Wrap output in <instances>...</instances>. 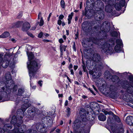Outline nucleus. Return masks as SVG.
I'll list each match as a JSON object with an SVG mask.
<instances>
[{
    "mask_svg": "<svg viewBox=\"0 0 133 133\" xmlns=\"http://www.w3.org/2000/svg\"><path fill=\"white\" fill-rule=\"evenodd\" d=\"M17 118L15 116H13L11 123L14 124V128L13 131H10L12 126L9 124H6L4 125L3 129L0 128V133H24L26 130L25 125H22L20 128V124L17 123Z\"/></svg>",
    "mask_w": 133,
    "mask_h": 133,
    "instance_id": "nucleus-1",
    "label": "nucleus"
},
{
    "mask_svg": "<svg viewBox=\"0 0 133 133\" xmlns=\"http://www.w3.org/2000/svg\"><path fill=\"white\" fill-rule=\"evenodd\" d=\"M104 6V4L101 0H97L94 4L93 8L96 11L97 13L96 17L98 19L95 21V23H97V22L98 23H100V20H101L104 18V12L103 10Z\"/></svg>",
    "mask_w": 133,
    "mask_h": 133,
    "instance_id": "nucleus-2",
    "label": "nucleus"
},
{
    "mask_svg": "<svg viewBox=\"0 0 133 133\" xmlns=\"http://www.w3.org/2000/svg\"><path fill=\"white\" fill-rule=\"evenodd\" d=\"M40 61L38 59H36L31 62L27 63L28 68L29 70V73L30 79L33 77L38 69V65Z\"/></svg>",
    "mask_w": 133,
    "mask_h": 133,
    "instance_id": "nucleus-3",
    "label": "nucleus"
},
{
    "mask_svg": "<svg viewBox=\"0 0 133 133\" xmlns=\"http://www.w3.org/2000/svg\"><path fill=\"white\" fill-rule=\"evenodd\" d=\"M5 78L7 80L6 83V87H5L7 89L6 91H8V92L13 87V90L14 91H16L17 87V85H14V81L11 80V77L10 72H8L6 74Z\"/></svg>",
    "mask_w": 133,
    "mask_h": 133,
    "instance_id": "nucleus-4",
    "label": "nucleus"
},
{
    "mask_svg": "<svg viewBox=\"0 0 133 133\" xmlns=\"http://www.w3.org/2000/svg\"><path fill=\"white\" fill-rule=\"evenodd\" d=\"M3 55L0 54V66H2L4 68H6L10 63L11 57L7 54H6L4 56L3 60Z\"/></svg>",
    "mask_w": 133,
    "mask_h": 133,
    "instance_id": "nucleus-5",
    "label": "nucleus"
},
{
    "mask_svg": "<svg viewBox=\"0 0 133 133\" xmlns=\"http://www.w3.org/2000/svg\"><path fill=\"white\" fill-rule=\"evenodd\" d=\"M94 11V10L92 9H88V10H87L85 8L84 13L83 10L82 11V15L85 16L88 19L90 18L94 14V12H93Z\"/></svg>",
    "mask_w": 133,
    "mask_h": 133,
    "instance_id": "nucleus-6",
    "label": "nucleus"
},
{
    "mask_svg": "<svg viewBox=\"0 0 133 133\" xmlns=\"http://www.w3.org/2000/svg\"><path fill=\"white\" fill-rule=\"evenodd\" d=\"M125 3V0H121L119 2H117L115 4L114 7L116 10L120 11L121 10L122 7L124 6Z\"/></svg>",
    "mask_w": 133,
    "mask_h": 133,
    "instance_id": "nucleus-7",
    "label": "nucleus"
},
{
    "mask_svg": "<svg viewBox=\"0 0 133 133\" xmlns=\"http://www.w3.org/2000/svg\"><path fill=\"white\" fill-rule=\"evenodd\" d=\"M102 48L103 51L104 52H107L108 53L110 52L111 49H112L110 46V45L107 43H105L104 45H103Z\"/></svg>",
    "mask_w": 133,
    "mask_h": 133,
    "instance_id": "nucleus-8",
    "label": "nucleus"
},
{
    "mask_svg": "<svg viewBox=\"0 0 133 133\" xmlns=\"http://www.w3.org/2000/svg\"><path fill=\"white\" fill-rule=\"evenodd\" d=\"M92 59L94 61L98 62L101 60V58L99 55L96 54L94 55Z\"/></svg>",
    "mask_w": 133,
    "mask_h": 133,
    "instance_id": "nucleus-9",
    "label": "nucleus"
},
{
    "mask_svg": "<svg viewBox=\"0 0 133 133\" xmlns=\"http://www.w3.org/2000/svg\"><path fill=\"white\" fill-rule=\"evenodd\" d=\"M14 25H30V24L29 23L27 22L24 23V22L23 21H18L17 22L15 23Z\"/></svg>",
    "mask_w": 133,
    "mask_h": 133,
    "instance_id": "nucleus-10",
    "label": "nucleus"
},
{
    "mask_svg": "<svg viewBox=\"0 0 133 133\" xmlns=\"http://www.w3.org/2000/svg\"><path fill=\"white\" fill-rule=\"evenodd\" d=\"M38 19L40 20V24L39 25H43L44 22L43 20V18L42 16V13L41 12H39L38 15Z\"/></svg>",
    "mask_w": 133,
    "mask_h": 133,
    "instance_id": "nucleus-11",
    "label": "nucleus"
},
{
    "mask_svg": "<svg viewBox=\"0 0 133 133\" xmlns=\"http://www.w3.org/2000/svg\"><path fill=\"white\" fill-rule=\"evenodd\" d=\"M5 89V88L3 87L2 88L3 91H0V100H1L4 95L7 93L8 91H7L6 92L4 90Z\"/></svg>",
    "mask_w": 133,
    "mask_h": 133,
    "instance_id": "nucleus-12",
    "label": "nucleus"
},
{
    "mask_svg": "<svg viewBox=\"0 0 133 133\" xmlns=\"http://www.w3.org/2000/svg\"><path fill=\"white\" fill-rule=\"evenodd\" d=\"M105 10L107 12H111L112 11L111 6L109 5H107L105 6Z\"/></svg>",
    "mask_w": 133,
    "mask_h": 133,
    "instance_id": "nucleus-13",
    "label": "nucleus"
},
{
    "mask_svg": "<svg viewBox=\"0 0 133 133\" xmlns=\"http://www.w3.org/2000/svg\"><path fill=\"white\" fill-rule=\"evenodd\" d=\"M99 119L102 121H104L106 119V117L102 114H101L98 116Z\"/></svg>",
    "mask_w": 133,
    "mask_h": 133,
    "instance_id": "nucleus-14",
    "label": "nucleus"
},
{
    "mask_svg": "<svg viewBox=\"0 0 133 133\" xmlns=\"http://www.w3.org/2000/svg\"><path fill=\"white\" fill-rule=\"evenodd\" d=\"M9 33L8 32H5L0 36V38H5L9 36Z\"/></svg>",
    "mask_w": 133,
    "mask_h": 133,
    "instance_id": "nucleus-15",
    "label": "nucleus"
},
{
    "mask_svg": "<svg viewBox=\"0 0 133 133\" xmlns=\"http://www.w3.org/2000/svg\"><path fill=\"white\" fill-rule=\"evenodd\" d=\"M74 13L72 12L68 16V24H69L71 22V20L72 18V16L74 15Z\"/></svg>",
    "mask_w": 133,
    "mask_h": 133,
    "instance_id": "nucleus-16",
    "label": "nucleus"
},
{
    "mask_svg": "<svg viewBox=\"0 0 133 133\" xmlns=\"http://www.w3.org/2000/svg\"><path fill=\"white\" fill-rule=\"evenodd\" d=\"M30 27L29 25H22V30L23 31H26L30 28Z\"/></svg>",
    "mask_w": 133,
    "mask_h": 133,
    "instance_id": "nucleus-17",
    "label": "nucleus"
},
{
    "mask_svg": "<svg viewBox=\"0 0 133 133\" xmlns=\"http://www.w3.org/2000/svg\"><path fill=\"white\" fill-rule=\"evenodd\" d=\"M132 117H127L126 119V123L130 125H131V121L132 120L131 118H132Z\"/></svg>",
    "mask_w": 133,
    "mask_h": 133,
    "instance_id": "nucleus-18",
    "label": "nucleus"
},
{
    "mask_svg": "<svg viewBox=\"0 0 133 133\" xmlns=\"http://www.w3.org/2000/svg\"><path fill=\"white\" fill-rule=\"evenodd\" d=\"M115 50L117 52H119L121 50L120 46L118 45H116L115 48Z\"/></svg>",
    "mask_w": 133,
    "mask_h": 133,
    "instance_id": "nucleus-19",
    "label": "nucleus"
},
{
    "mask_svg": "<svg viewBox=\"0 0 133 133\" xmlns=\"http://www.w3.org/2000/svg\"><path fill=\"white\" fill-rule=\"evenodd\" d=\"M23 15V11H20L18 14L16 18L18 19H20Z\"/></svg>",
    "mask_w": 133,
    "mask_h": 133,
    "instance_id": "nucleus-20",
    "label": "nucleus"
},
{
    "mask_svg": "<svg viewBox=\"0 0 133 133\" xmlns=\"http://www.w3.org/2000/svg\"><path fill=\"white\" fill-rule=\"evenodd\" d=\"M65 3L64 0H61L60 1V5L61 7L63 8H65Z\"/></svg>",
    "mask_w": 133,
    "mask_h": 133,
    "instance_id": "nucleus-21",
    "label": "nucleus"
},
{
    "mask_svg": "<svg viewBox=\"0 0 133 133\" xmlns=\"http://www.w3.org/2000/svg\"><path fill=\"white\" fill-rule=\"evenodd\" d=\"M116 45L121 46L122 44V41L120 39H117L116 41Z\"/></svg>",
    "mask_w": 133,
    "mask_h": 133,
    "instance_id": "nucleus-22",
    "label": "nucleus"
},
{
    "mask_svg": "<svg viewBox=\"0 0 133 133\" xmlns=\"http://www.w3.org/2000/svg\"><path fill=\"white\" fill-rule=\"evenodd\" d=\"M66 47L67 46H65L64 45H63L62 44H61L60 46V50H61V48L63 51V50L64 51H65L66 50Z\"/></svg>",
    "mask_w": 133,
    "mask_h": 133,
    "instance_id": "nucleus-23",
    "label": "nucleus"
},
{
    "mask_svg": "<svg viewBox=\"0 0 133 133\" xmlns=\"http://www.w3.org/2000/svg\"><path fill=\"white\" fill-rule=\"evenodd\" d=\"M24 91V89H19L18 90V94L19 95H21L23 94Z\"/></svg>",
    "mask_w": 133,
    "mask_h": 133,
    "instance_id": "nucleus-24",
    "label": "nucleus"
},
{
    "mask_svg": "<svg viewBox=\"0 0 133 133\" xmlns=\"http://www.w3.org/2000/svg\"><path fill=\"white\" fill-rule=\"evenodd\" d=\"M28 59L29 61L31 60L33 58L34 56L32 53H30L27 54Z\"/></svg>",
    "mask_w": 133,
    "mask_h": 133,
    "instance_id": "nucleus-25",
    "label": "nucleus"
},
{
    "mask_svg": "<svg viewBox=\"0 0 133 133\" xmlns=\"http://www.w3.org/2000/svg\"><path fill=\"white\" fill-rule=\"evenodd\" d=\"M70 109L69 108H67L66 110V112L67 113V115L68 116H69L70 114Z\"/></svg>",
    "mask_w": 133,
    "mask_h": 133,
    "instance_id": "nucleus-26",
    "label": "nucleus"
},
{
    "mask_svg": "<svg viewBox=\"0 0 133 133\" xmlns=\"http://www.w3.org/2000/svg\"><path fill=\"white\" fill-rule=\"evenodd\" d=\"M92 42L96 44H97V42L98 41V40L95 38H92Z\"/></svg>",
    "mask_w": 133,
    "mask_h": 133,
    "instance_id": "nucleus-27",
    "label": "nucleus"
},
{
    "mask_svg": "<svg viewBox=\"0 0 133 133\" xmlns=\"http://www.w3.org/2000/svg\"><path fill=\"white\" fill-rule=\"evenodd\" d=\"M111 35L113 36L116 37L118 35V33L114 31L111 33Z\"/></svg>",
    "mask_w": 133,
    "mask_h": 133,
    "instance_id": "nucleus-28",
    "label": "nucleus"
},
{
    "mask_svg": "<svg viewBox=\"0 0 133 133\" xmlns=\"http://www.w3.org/2000/svg\"><path fill=\"white\" fill-rule=\"evenodd\" d=\"M131 100V102H129L128 103L129 105L133 108V98Z\"/></svg>",
    "mask_w": 133,
    "mask_h": 133,
    "instance_id": "nucleus-29",
    "label": "nucleus"
},
{
    "mask_svg": "<svg viewBox=\"0 0 133 133\" xmlns=\"http://www.w3.org/2000/svg\"><path fill=\"white\" fill-rule=\"evenodd\" d=\"M104 112L105 115H106L107 114L111 115H112L113 113L111 112H108L106 111H105L104 110V111H103Z\"/></svg>",
    "mask_w": 133,
    "mask_h": 133,
    "instance_id": "nucleus-30",
    "label": "nucleus"
},
{
    "mask_svg": "<svg viewBox=\"0 0 133 133\" xmlns=\"http://www.w3.org/2000/svg\"><path fill=\"white\" fill-rule=\"evenodd\" d=\"M115 120L117 122H119L120 121V120L119 118L117 116H116L115 117Z\"/></svg>",
    "mask_w": 133,
    "mask_h": 133,
    "instance_id": "nucleus-31",
    "label": "nucleus"
},
{
    "mask_svg": "<svg viewBox=\"0 0 133 133\" xmlns=\"http://www.w3.org/2000/svg\"><path fill=\"white\" fill-rule=\"evenodd\" d=\"M104 23H105V25H110V23L107 21H105L103 23V24H100V25H104Z\"/></svg>",
    "mask_w": 133,
    "mask_h": 133,
    "instance_id": "nucleus-32",
    "label": "nucleus"
},
{
    "mask_svg": "<svg viewBox=\"0 0 133 133\" xmlns=\"http://www.w3.org/2000/svg\"><path fill=\"white\" fill-rule=\"evenodd\" d=\"M43 35V33L42 32H41L38 34V38H41L42 36Z\"/></svg>",
    "mask_w": 133,
    "mask_h": 133,
    "instance_id": "nucleus-33",
    "label": "nucleus"
},
{
    "mask_svg": "<svg viewBox=\"0 0 133 133\" xmlns=\"http://www.w3.org/2000/svg\"><path fill=\"white\" fill-rule=\"evenodd\" d=\"M64 16L62 14L60 15L59 17V19L60 20H62L63 19V18H64Z\"/></svg>",
    "mask_w": 133,
    "mask_h": 133,
    "instance_id": "nucleus-34",
    "label": "nucleus"
},
{
    "mask_svg": "<svg viewBox=\"0 0 133 133\" xmlns=\"http://www.w3.org/2000/svg\"><path fill=\"white\" fill-rule=\"evenodd\" d=\"M28 35L29 36H30L31 37L33 38L34 37V36L30 32H28L27 33Z\"/></svg>",
    "mask_w": 133,
    "mask_h": 133,
    "instance_id": "nucleus-35",
    "label": "nucleus"
},
{
    "mask_svg": "<svg viewBox=\"0 0 133 133\" xmlns=\"http://www.w3.org/2000/svg\"><path fill=\"white\" fill-rule=\"evenodd\" d=\"M83 69L84 72H85L87 71L86 68L84 64L82 65Z\"/></svg>",
    "mask_w": 133,
    "mask_h": 133,
    "instance_id": "nucleus-36",
    "label": "nucleus"
},
{
    "mask_svg": "<svg viewBox=\"0 0 133 133\" xmlns=\"http://www.w3.org/2000/svg\"><path fill=\"white\" fill-rule=\"evenodd\" d=\"M92 0H87V4L89 5V4H91V2H92Z\"/></svg>",
    "mask_w": 133,
    "mask_h": 133,
    "instance_id": "nucleus-37",
    "label": "nucleus"
},
{
    "mask_svg": "<svg viewBox=\"0 0 133 133\" xmlns=\"http://www.w3.org/2000/svg\"><path fill=\"white\" fill-rule=\"evenodd\" d=\"M36 28V25H32L30 29L31 30H34Z\"/></svg>",
    "mask_w": 133,
    "mask_h": 133,
    "instance_id": "nucleus-38",
    "label": "nucleus"
},
{
    "mask_svg": "<svg viewBox=\"0 0 133 133\" xmlns=\"http://www.w3.org/2000/svg\"><path fill=\"white\" fill-rule=\"evenodd\" d=\"M62 23V21L61 20H58L57 22V24L58 25H61Z\"/></svg>",
    "mask_w": 133,
    "mask_h": 133,
    "instance_id": "nucleus-39",
    "label": "nucleus"
},
{
    "mask_svg": "<svg viewBox=\"0 0 133 133\" xmlns=\"http://www.w3.org/2000/svg\"><path fill=\"white\" fill-rule=\"evenodd\" d=\"M59 42L60 43H63L64 41L62 39H60L59 40Z\"/></svg>",
    "mask_w": 133,
    "mask_h": 133,
    "instance_id": "nucleus-40",
    "label": "nucleus"
},
{
    "mask_svg": "<svg viewBox=\"0 0 133 133\" xmlns=\"http://www.w3.org/2000/svg\"><path fill=\"white\" fill-rule=\"evenodd\" d=\"M72 67V65L71 64L70 65H69L68 68L70 70L71 69Z\"/></svg>",
    "mask_w": 133,
    "mask_h": 133,
    "instance_id": "nucleus-41",
    "label": "nucleus"
},
{
    "mask_svg": "<svg viewBox=\"0 0 133 133\" xmlns=\"http://www.w3.org/2000/svg\"><path fill=\"white\" fill-rule=\"evenodd\" d=\"M82 2H80V5H79V8L80 9H81L82 8Z\"/></svg>",
    "mask_w": 133,
    "mask_h": 133,
    "instance_id": "nucleus-42",
    "label": "nucleus"
},
{
    "mask_svg": "<svg viewBox=\"0 0 133 133\" xmlns=\"http://www.w3.org/2000/svg\"><path fill=\"white\" fill-rule=\"evenodd\" d=\"M42 82V81H39L38 82V84L41 87L42 85V83H41Z\"/></svg>",
    "mask_w": 133,
    "mask_h": 133,
    "instance_id": "nucleus-43",
    "label": "nucleus"
},
{
    "mask_svg": "<svg viewBox=\"0 0 133 133\" xmlns=\"http://www.w3.org/2000/svg\"><path fill=\"white\" fill-rule=\"evenodd\" d=\"M89 90L92 93V94H93L94 95H95V94L93 92V91L90 88L89 89Z\"/></svg>",
    "mask_w": 133,
    "mask_h": 133,
    "instance_id": "nucleus-44",
    "label": "nucleus"
},
{
    "mask_svg": "<svg viewBox=\"0 0 133 133\" xmlns=\"http://www.w3.org/2000/svg\"><path fill=\"white\" fill-rule=\"evenodd\" d=\"M131 125H133V117H132V118H131Z\"/></svg>",
    "mask_w": 133,
    "mask_h": 133,
    "instance_id": "nucleus-45",
    "label": "nucleus"
},
{
    "mask_svg": "<svg viewBox=\"0 0 133 133\" xmlns=\"http://www.w3.org/2000/svg\"><path fill=\"white\" fill-rule=\"evenodd\" d=\"M44 35L45 37H48L49 36V34L47 33H45L44 34Z\"/></svg>",
    "mask_w": 133,
    "mask_h": 133,
    "instance_id": "nucleus-46",
    "label": "nucleus"
},
{
    "mask_svg": "<svg viewBox=\"0 0 133 133\" xmlns=\"http://www.w3.org/2000/svg\"><path fill=\"white\" fill-rule=\"evenodd\" d=\"M126 6H125L124 7V9L123 11L122 10H121V11H122L121 13H123L124 12V11L125 10V8H126Z\"/></svg>",
    "mask_w": 133,
    "mask_h": 133,
    "instance_id": "nucleus-47",
    "label": "nucleus"
},
{
    "mask_svg": "<svg viewBox=\"0 0 133 133\" xmlns=\"http://www.w3.org/2000/svg\"><path fill=\"white\" fill-rule=\"evenodd\" d=\"M70 72L71 73V74L72 75H74V72L73 71V70L72 69H70Z\"/></svg>",
    "mask_w": 133,
    "mask_h": 133,
    "instance_id": "nucleus-48",
    "label": "nucleus"
},
{
    "mask_svg": "<svg viewBox=\"0 0 133 133\" xmlns=\"http://www.w3.org/2000/svg\"><path fill=\"white\" fill-rule=\"evenodd\" d=\"M68 104V101L67 100H66L65 103V105L67 106Z\"/></svg>",
    "mask_w": 133,
    "mask_h": 133,
    "instance_id": "nucleus-49",
    "label": "nucleus"
},
{
    "mask_svg": "<svg viewBox=\"0 0 133 133\" xmlns=\"http://www.w3.org/2000/svg\"><path fill=\"white\" fill-rule=\"evenodd\" d=\"M74 68L75 70H76L78 68V66H77L74 65Z\"/></svg>",
    "mask_w": 133,
    "mask_h": 133,
    "instance_id": "nucleus-50",
    "label": "nucleus"
},
{
    "mask_svg": "<svg viewBox=\"0 0 133 133\" xmlns=\"http://www.w3.org/2000/svg\"><path fill=\"white\" fill-rule=\"evenodd\" d=\"M56 132L58 133H59L60 132V130L59 129H57L56 130Z\"/></svg>",
    "mask_w": 133,
    "mask_h": 133,
    "instance_id": "nucleus-51",
    "label": "nucleus"
},
{
    "mask_svg": "<svg viewBox=\"0 0 133 133\" xmlns=\"http://www.w3.org/2000/svg\"><path fill=\"white\" fill-rule=\"evenodd\" d=\"M43 41L45 42H48L49 41L48 40H46V39H44L43 40Z\"/></svg>",
    "mask_w": 133,
    "mask_h": 133,
    "instance_id": "nucleus-52",
    "label": "nucleus"
},
{
    "mask_svg": "<svg viewBox=\"0 0 133 133\" xmlns=\"http://www.w3.org/2000/svg\"><path fill=\"white\" fill-rule=\"evenodd\" d=\"M40 24V21L39 22V21L37 22L36 23L35 25H39Z\"/></svg>",
    "mask_w": 133,
    "mask_h": 133,
    "instance_id": "nucleus-53",
    "label": "nucleus"
},
{
    "mask_svg": "<svg viewBox=\"0 0 133 133\" xmlns=\"http://www.w3.org/2000/svg\"><path fill=\"white\" fill-rule=\"evenodd\" d=\"M79 133H85V131L83 130H81V131H79Z\"/></svg>",
    "mask_w": 133,
    "mask_h": 133,
    "instance_id": "nucleus-54",
    "label": "nucleus"
},
{
    "mask_svg": "<svg viewBox=\"0 0 133 133\" xmlns=\"http://www.w3.org/2000/svg\"><path fill=\"white\" fill-rule=\"evenodd\" d=\"M61 52V55H63V51L62 50V49L61 48V50H60Z\"/></svg>",
    "mask_w": 133,
    "mask_h": 133,
    "instance_id": "nucleus-55",
    "label": "nucleus"
},
{
    "mask_svg": "<svg viewBox=\"0 0 133 133\" xmlns=\"http://www.w3.org/2000/svg\"><path fill=\"white\" fill-rule=\"evenodd\" d=\"M92 86L93 88L94 89V90L95 91H96L97 90V89L95 88V86L94 85H93Z\"/></svg>",
    "mask_w": 133,
    "mask_h": 133,
    "instance_id": "nucleus-56",
    "label": "nucleus"
},
{
    "mask_svg": "<svg viewBox=\"0 0 133 133\" xmlns=\"http://www.w3.org/2000/svg\"><path fill=\"white\" fill-rule=\"evenodd\" d=\"M63 95L62 94H58V97H63Z\"/></svg>",
    "mask_w": 133,
    "mask_h": 133,
    "instance_id": "nucleus-57",
    "label": "nucleus"
},
{
    "mask_svg": "<svg viewBox=\"0 0 133 133\" xmlns=\"http://www.w3.org/2000/svg\"><path fill=\"white\" fill-rule=\"evenodd\" d=\"M82 97L84 99H85L87 98V97L85 95H83L82 96Z\"/></svg>",
    "mask_w": 133,
    "mask_h": 133,
    "instance_id": "nucleus-58",
    "label": "nucleus"
},
{
    "mask_svg": "<svg viewBox=\"0 0 133 133\" xmlns=\"http://www.w3.org/2000/svg\"><path fill=\"white\" fill-rule=\"evenodd\" d=\"M72 99V98L71 97V96H70L69 97V100H71Z\"/></svg>",
    "mask_w": 133,
    "mask_h": 133,
    "instance_id": "nucleus-59",
    "label": "nucleus"
},
{
    "mask_svg": "<svg viewBox=\"0 0 133 133\" xmlns=\"http://www.w3.org/2000/svg\"><path fill=\"white\" fill-rule=\"evenodd\" d=\"M66 35H68L69 34V31L68 30H66Z\"/></svg>",
    "mask_w": 133,
    "mask_h": 133,
    "instance_id": "nucleus-60",
    "label": "nucleus"
},
{
    "mask_svg": "<svg viewBox=\"0 0 133 133\" xmlns=\"http://www.w3.org/2000/svg\"><path fill=\"white\" fill-rule=\"evenodd\" d=\"M65 62L64 61H63L62 62V64L63 65H65Z\"/></svg>",
    "mask_w": 133,
    "mask_h": 133,
    "instance_id": "nucleus-61",
    "label": "nucleus"
},
{
    "mask_svg": "<svg viewBox=\"0 0 133 133\" xmlns=\"http://www.w3.org/2000/svg\"><path fill=\"white\" fill-rule=\"evenodd\" d=\"M52 14L51 13H50L48 17H50L52 15Z\"/></svg>",
    "mask_w": 133,
    "mask_h": 133,
    "instance_id": "nucleus-62",
    "label": "nucleus"
},
{
    "mask_svg": "<svg viewBox=\"0 0 133 133\" xmlns=\"http://www.w3.org/2000/svg\"><path fill=\"white\" fill-rule=\"evenodd\" d=\"M63 37L64 39H66V37L65 35H64L63 36Z\"/></svg>",
    "mask_w": 133,
    "mask_h": 133,
    "instance_id": "nucleus-63",
    "label": "nucleus"
},
{
    "mask_svg": "<svg viewBox=\"0 0 133 133\" xmlns=\"http://www.w3.org/2000/svg\"><path fill=\"white\" fill-rule=\"evenodd\" d=\"M32 133H37V132L36 131L33 130Z\"/></svg>",
    "mask_w": 133,
    "mask_h": 133,
    "instance_id": "nucleus-64",
    "label": "nucleus"
}]
</instances>
